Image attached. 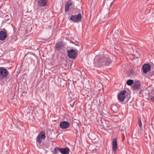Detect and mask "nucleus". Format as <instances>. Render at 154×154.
I'll return each mask as SVG.
<instances>
[{"label":"nucleus","mask_w":154,"mask_h":154,"mask_svg":"<svg viewBox=\"0 0 154 154\" xmlns=\"http://www.w3.org/2000/svg\"><path fill=\"white\" fill-rule=\"evenodd\" d=\"M139 126L140 128V129H141L142 126V123L141 120L140 119H139Z\"/></svg>","instance_id":"obj_20"},{"label":"nucleus","mask_w":154,"mask_h":154,"mask_svg":"<svg viewBox=\"0 0 154 154\" xmlns=\"http://www.w3.org/2000/svg\"><path fill=\"white\" fill-rule=\"evenodd\" d=\"M151 100L152 102H154V96L151 97Z\"/></svg>","instance_id":"obj_23"},{"label":"nucleus","mask_w":154,"mask_h":154,"mask_svg":"<svg viewBox=\"0 0 154 154\" xmlns=\"http://www.w3.org/2000/svg\"><path fill=\"white\" fill-rule=\"evenodd\" d=\"M117 149V144L116 138H113L112 140V149L113 151H115Z\"/></svg>","instance_id":"obj_10"},{"label":"nucleus","mask_w":154,"mask_h":154,"mask_svg":"<svg viewBox=\"0 0 154 154\" xmlns=\"http://www.w3.org/2000/svg\"><path fill=\"white\" fill-rule=\"evenodd\" d=\"M72 3L70 0H69L66 3V5L69 7H70L71 6Z\"/></svg>","instance_id":"obj_19"},{"label":"nucleus","mask_w":154,"mask_h":154,"mask_svg":"<svg viewBox=\"0 0 154 154\" xmlns=\"http://www.w3.org/2000/svg\"><path fill=\"white\" fill-rule=\"evenodd\" d=\"M117 39H118V40H119V39H118V38Z\"/></svg>","instance_id":"obj_26"},{"label":"nucleus","mask_w":154,"mask_h":154,"mask_svg":"<svg viewBox=\"0 0 154 154\" xmlns=\"http://www.w3.org/2000/svg\"><path fill=\"white\" fill-rule=\"evenodd\" d=\"M133 80H128L127 82V84L128 85H131L133 84Z\"/></svg>","instance_id":"obj_17"},{"label":"nucleus","mask_w":154,"mask_h":154,"mask_svg":"<svg viewBox=\"0 0 154 154\" xmlns=\"http://www.w3.org/2000/svg\"><path fill=\"white\" fill-rule=\"evenodd\" d=\"M45 132L43 131H41L39 133L36 138V142L39 144H40L43 142L45 139Z\"/></svg>","instance_id":"obj_2"},{"label":"nucleus","mask_w":154,"mask_h":154,"mask_svg":"<svg viewBox=\"0 0 154 154\" xmlns=\"http://www.w3.org/2000/svg\"><path fill=\"white\" fill-rule=\"evenodd\" d=\"M60 148L59 147L55 148L52 152L54 154H57L58 153V151L60 152Z\"/></svg>","instance_id":"obj_16"},{"label":"nucleus","mask_w":154,"mask_h":154,"mask_svg":"<svg viewBox=\"0 0 154 154\" xmlns=\"http://www.w3.org/2000/svg\"><path fill=\"white\" fill-rule=\"evenodd\" d=\"M140 84L139 82H135L132 86V88L135 90L138 89L140 88Z\"/></svg>","instance_id":"obj_12"},{"label":"nucleus","mask_w":154,"mask_h":154,"mask_svg":"<svg viewBox=\"0 0 154 154\" xmlns=\"http://www.w3.org/2000/svg\"><path fill=\"white\" fill-rule=\"evenodd\" d=\"M69 7L68 6H67L65 5V11L66 12H68L69 11Z\"/></svg>","instance_id":"obj_21"},{"label":"nucleus","mask_w":154,"mask_h":154,"mask_svg":"<svg viewBox=\"0 0 154 154\" xmlns=\"http://www.w3.org/2000/svg\"><path fill=\"white\" fill-rule=\"evenodd\" d=\"M81 18V14H79L75 15H71L70 19L74 22H77L80 20Z\"/></svg>","instance_id":"obj_4"},{"label":"nucleus","mask_w":154,"mask_h":154,"mask_svg":"<svg viewBox=\"0 0 154 154\" xmlns=\"http://www.w3.org/2000/svg\"><path fill=\"white\" fill-rule=\"evenodd\" d=\"M7 37V34L4 31L0 32V40L3 41Z\"/></svg>","instance_id":"obj_13"},{"label":"nucleus","mask_w":154,"mask_h":154,"mask_svg":"<svg viewBox=\"0 0 154 154\" xmlns=\"http://www.w3.org/2000/svg\"><path fill=\"white\" fill-rule=\"evenodd\" d=\"M70 125L69 123L67 121H63L60 123V127L63 129H65L68 128Z\"/></svg>","instance_id":"obj_6"},{"label":"nucleus","mask_w":154,"mask_h":154,"mask_svg":"<svg viewBox=\"0 0 154 154\" xmlns=\"http://www.w3.org/2000/svg\"><path fill=\"white\" fill-rule=\"evenodd\" d=\"M111 62V60L109 55L103 54L101 57L96 56L94 59V64L95 66L99 67L102 66H109Z\"/></svg>","instance_id":"obj_1"},{"label":"nucleus","mask_w":154,"mask_h":154,"mask_svg":"<svg viewBox=\"0 0 154 154\" xmlns=\"http://www.w3.org/2000/svg\"><path fill=\"white\" fill-rule=\"evenodd\" d=\"M113 38L115 39H118L119 37V35L116 33L114 34L113 35Z\"/></svg>","instance_id":"obj_22"},{"label":"nucleus","mask_w":154,"mask_h":154,"mask_svg":"<svg viewBox=\"0 0 154 154\" xmlns=\"http://www.w3.org/2000/svg\"><path fill=\"white\" fill-rule=\"evenodd\" d=\"M62 47L63 45L62 43H59L56 44L55 46V48L57 50H60L62 48Z\"/></svg>","instance_id":"obj_14"},{"label":"nucleus","mask_w":154,"mask_h":154,"mask_svg":"<svg viewBox=\"0 0 154 154\" xmlns=\"http://www.w3.org/2000/svg\"><path fill=\"white\" fill-rule=\"evenodd\" d=\"M111 109L114 112H116L118 110V107L116 105H112L111 106Z\"/></svg>","instance_id":"obj_15"},{"label":"nucleus","mask_w":154,"mask_h":154,"mask_svg":"<svg viewBox=\"0 0 154 154\" xmlns=\"http://www.w3.org/2000/svg\"><path fill=\"white\" fill-rule=\"evenodd\" d=\"M151 154H152V153H151Z\"/></svg>","instance_id":"obj_27"},{"label":"nucleus","mask_w":154,"mask_h":154,"mask_svg":"<svg viewBox=\"0 0 154 154\" xmlns=\"http://www.w3.org/2000/svg\"><path fill=\"white\" fill-rule=\"evenodd\" d=\"M60 152L62 154H68L69 152V148L67 147L60 148Z\"/></svg>","instance_id":"obj_11"},{"label":"nucleus","mask_w":154,"mask_h":154,"mask_svg":"<svg viewBox=\"0 0 154 154\" xmlns=\"http://www.w3.org/2000/svg\"><path fill=\"white\" fill-rule=\"evenodd\" d=\"M142 68L143 72L144 74H146L150 70L151 66L149 64H145L143 66Z\"/></svg>","instance_id":"obj_8"},{"label":"nucleus","mask_w":154,"mask_h":154,"mask_svg":"<svg viewBox=\"0 0 154 154\" xmlns=\"http://www.w3.org/2000/svg\"><path fill=\"white\" fill-rule=\"evenodd\" d=\"M8 75V72L7 69L2 67H0V75L3 77H6Z\"/></svg>","instance_id":"obj_7"},{"label":"nucleus","mask_w":154,"mask_h":154,"mask_svg":"<svg viewBox=\"0 0 154 154\" xmlns=\"http://www.w3.org/2000/svg\"><path fill=\"white\" fill-rule=\"evenodd\" d=\"M73 105H74V104H72V106H73Z\"/></svg>","instance_id":"obj_25"},{"label":"nucleus","mask_w":154,"mask_h":154,"mask_svg":"<svg viewBox=\"0 0 154 154\" xmlns=\"http://www.w3.org/2000/svg\"><path fill=\"white\" fill-rule=\"evenodd\" d=\"M67 55L70 58L75 59L76 56H77L78 52L76 50L73 49L69 50L67 51Z\"/></svg>","instance_id":"obj_3"},{"label":"nucleus","mask_w":154,"mask_h":154,"mask_svg":"<svg viewBox=\"0 0 154 154\" xmlns=\"http://www.w3.org/2000/svg\"><path fill=\"white\" fill-rule=\"evenodd\" d=\"M129 74L132 77L134 75V72L133 70H131L130 71Z\"/></svg>","instance_id":"obj_18"},{"label":"nucleus","mask_w":154,"mask_h":154,"mask_svg":"<svg viewBox=\"0 0 154 154\" xmlns=\"http://www.w3.org/2000/svg\"><path fill=\"white\" fill-rule=\"evenodd\" d=\"M48 0H37L38 5L40 7H44L47 5V3Z\"/></svg>","instance_id":"obj_9"},{"label":"nucleus","mask_w":154,"mask_h":154,"mask_svg":"<svg viewBox=\"0 0 154 154\" xmlns=\"http://www.w3.org/2000/svg\"><path fill=\"white\" fill-rule=\"evenodd\" d=\"M126 91L125 90H123L121 92L118 96V100L121 102L124 101L125 99V94Z\"/></svg>","instance_id":"obj_5"},{"label":"nucleus","mask_w":154,"mask_h":154,"mask_svg":"<svg viewBox=\"0 0 154 154\" xmlns=\"http://www.w3.org/2000/svg\"><path fill=\"white\" fill-rule=\"evenodd\" d=\"M115 2V1L114 0L110 4V5L112 6V5H113V4H114V2Z\"/></svg>","instance_id":"obj_24"}]
</instances>
